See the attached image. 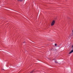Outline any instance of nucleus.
I'll use <instances>...</instances> for the list:
<instances>
[{"label": "nucleus", "mask_w": 73, "mask_h": 73, "mask_svg": "<svg viewBox=\"0 0 73 73\" xmlns=\"http://www.w3.org/2000/svg\"><path fill=\"white\" fill-rule=\"evenodd\" d=\"M72 50L71 52H70L69 53V54H70V53H73V45H72Z\"/></svg>", "instance_id": "f03ea898"}, {"label": "nucleus", "mask_w": 73, "mask_h": 73, "mask_svg": "<svg viewBox=\"0 0 73 73\" xmlns=\"http://www.w3.org/2000/svg\"><path fill=\"white\" fill-rule=\"evenodd\" d=\"M55 21L53 20L51 23V26H53L54 25V24H55Z\"/></svg>", "instance_id": "f257e3e1"}, {"label": "nucleus", "mask_w": 73, "mask_h": 73, "mask_svg": "<svg viewBox=\"0 0 73 73\" xmlns=\"http://www.w3.org/2000/svg\"><path fill=\"white\" fill-rule=\"evenodd\" d=\"M18 1H23V0H17Z\"/></svg>", "instance_id": "7ed1b4c3"}, {"label": "nucleus", "mask_w": 73, "mask_h": 73, "mask_svg": "<svg viewBox=\"0 0 73 73\" xmlns=\"http://www.w3.org/2000/svg\"><path fill=\"white\" fill-rule=\"evenodd\" d=\"M55 46H57V44H55Z\"/></svg>", "instance_id": "39448f33"}, {"label": "nucleus", "mask_w": 73, "mask_h": 73, "mask_svg": "<svg viewBox=\"0 0 73 73\" xmlns=\"http://www.w3.org/2000/svg\"><path fill=\"white\" fill-rule=\"evenodd\" d=\"M34 71V72H35V71H34V70H33Z\"/></svg>", "instance_id": "423d86ee"}, {"label": "nucleus", "mask_w": 73, "mask_h": 73, "mask_svg": "<svg viewBox=\"0 0 73 73\" xmlns=\"http://www.w3.org/2000/svg\"><path fill=\"white\" fill-rule=\"evenodd\" d=\"M55 63H56V64L57 63V61H55Z\"/></svg>", "instance_id": "20e7f679"}]
</instances>
